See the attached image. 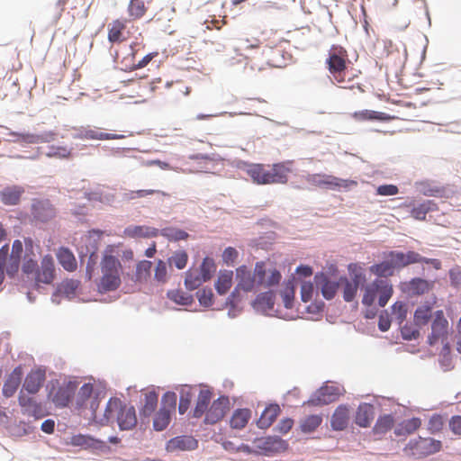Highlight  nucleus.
I'll return each mask as SVG.
<instances>
[{"instance_id": "obj_1", "label": "nucleus", "mask_w": 461, "mask_h": 461, "mask_svg": "<svg viewBox=\"0 0 461 461\" xmlns=\"http://www.w3.org/2000/svg\"><path fill=\"white\" fill-rule=\"evenodd\" d=\"M325 64L331 80L340 87L351 90L356 88L360 93L365 92L361 84L354 83L358 75L353 71V68H349L350 60L348 50L344 47L336 44L331 45L328 50Z\"/></svg>"}, {"instance_id": "obj_2", "label": "nucleus", "mask_w": 461, "mask_h": 461, "mask_svg": "<svg viewBox=\"0 0 461 461\" xmlns=\"http://www.w3.org/2000/svg\"><path fill=\"white\" fill-rule=\"evenodd\" d=\"M116 249V245H108L100 263L102 276L97 282V290L102 294L117 290L122 284V267L120 260L113 256Z\"/></svg>"}, {"instance_id": "obj_3", "label": "nucleus", "mask_w": 461, "mask_h": 461, "mask_svg": "<svg viewBox=\"0 0 461 461\" xmlns=\"http://www.w3.org/2000/svg\"><path fill=\"white\" fill-rule=\"evenodd\" d=\"M290 163L280 162L272 165L260 163L249 164L246 174L257 185L286 184L292 172Z\"/></svg>"}, {"instance_id": "obj_4", "label": "nucleus", "mask_w": 461, "mask_h": 461, "mask_svg": "<svg viewBox=\"0 0 461 461\" xmlns=\"http://www.w3.org/2000/svg\"><path fill=\"white\" fill-rule=\"evenodd\" d=\"M115 415L119 428L122 430L131 429L137 424V417L133 406H122L120 400L110 399L104 411L106 422H109Z\"/></svg>"}, {"instance_id": "obj_5", "label": "nucleus", "mask_w": 461, "mask_h": 461, "mask_svg": "<svg viewBox=\"0 0 461 461\" xmlns=\"http://www.w3.org/2000/svg\"><path fill=\"white\" fill-rule=\"evenodd\" d=\"M362 303L366 307H371L376 298L378 305L384 307L387 304L393 294V285L384 279H375L366 285L363 289Z\"/></svg>"}, {"instance_id": "obj_6", "label": "nucleus", "mask_w": 461, "mask_h": 461, "mask_svg": "<svg viewBox=\"0 0 461 461\" xmlns=\"http://www.w3.org/2000/svg\"><path fill=\"white\" fill-rule=\"evenodd\" d=\"M306 182L316 187H323L330 190H348L357 186V182L351 179H342L327 174H310L306 176Z\"/></svg>"}, {"instance_id": "obj_7", "label": "nucleus", "mask_w": 461, "mask_h": 461, "mask_svg": "<svg viewBox=\"0 0 461 461\" xmlns=\"http://www.w3.org/2000/svg\"><path fill=\"white\" fill-rule=\"evenodd\" d=\"M442 447V443L439 440L431 438H421L411 439L403 448L407 456H411L415 458H422L427 456L438 452Z\"/></svg>"}, {"instance_id": "obj_8", "label": "nucleus", "mask_w": 461, "mask_h": 461, "mask_svg": "<svg viewBox=\"0 0 461 461\" xmlns=\"http://www.w3.org/2000/svg\"><path fill=\"white\" fill-rule=\"evenodd\" d=\"M176 394L173 392L166 393L161 401V407L153 419V428L157 431L164 430L171 420V415L176 410Z\"/></svg>"}, {"instance_id": "obj_9", "label": "nucleus", "mask_w": 461, "mask_h": 461, "mask_svg": "<svg viewBox=\"0 0 461 461\" xmlns=\"http://www.w3.org/2000/svg\"><path fill=\"white\" fill-rule=\"evenodd\" d=\"M77 388V384L73 381H68L62 384L56 383V384H53L50 389L48 397L56 407L65 408L75 395Z\"/></svg>"}, {"instance_id": "obj_10", "label": "nucleus", "mask_w": 461, "mask_h": 461, "mask_svg": "<svg viewBox=\"0 0 461 461\" xmlns=\"http://www.w3.org/2000/svg\"><path fill=\"white\" fill-rule=\"evenodd\" d=\"M449 332V323L445 317L442 310L436 311L433 313L431 321V332L428 336V343L434 346L440 343H445L447 340Z\"/></svg>"}, {"instance_id": "obj_11", "label": "nucleus", "mask_w": 461, "mask_h": 461, "mask_svg": "<svg viewBox=\"0 0 461 461\" xmlns=\"http://www.w3.org/2000/svg\"><path fill=\"white\" fill-rule=\"evenodd\" d=\"M340 388L337 385H323L303 403L309 406H322L337 401L340 395Z\"/></svg>"}, {"instance_id": "obj_12", "label": "nucleus", "mask_w": 461, "mask_h": 461, "mask_svg": "<svg viewBox=\"0 0 461 461\" xmlns=\"http://www.w3.org/2000/svg\"><path fill=\"white\" fill-rule=\"evenodd\" d=\"M94 386L92 384H84L75 399L76 409L78 411L89 408L92 411V415L95 417V411L99 406L98 397H93Z\"/></svg>"}, {"instance_id": "obj_13", "label": "nucleus", "mask_w": 461, "mask_h": 461, "mask_svg": "<svg viewBox=\"0 0 461 461\" xmlns=\"http://www.w3.org/2000/svg\"><path fill=\"white\" fill-rule=\"evenodd\" d=\"M230 410V399L228 396H220L209 406L204 418L206 424H215L221 420Z\"/></svg>"}, {"instance_id": "obj_14", "label": "nucleus", "mask_w": 461, "mask_h": 461, "mask_svg": "<svg viewBox=\"0 0 461 461\" xmlns=\"http://www.w3.org/2000/svg\"><path fill=\"white\" fill-rule=\"evenodd\" d=\"M55 279V264L54 259L50 255H46L42 258L41 267L37 268L34 275L35 284L50 285Z\"/></svg>"}, {"instance_id": "obj_15", "label": "nucleus", "mask_w": 461, "mask_h": 461, "mask_svg": "<svg viewBox=\"0 0 461 461\" xmlns=\"http://www.w3.org/2000/svg\"><path fill=\"white\" fill-rule=\"evenodd\" d=\"M107 39L110 43H121L130 38L131 32L127 30V20L115 19L108 26Z\"/></svg>"}, {"instance_id": "obj_16", "label": "nucleus", "mask_w": 461, "mask_h": 461, "mask_svg": "<svg viewBox=\"0 0 461 461\" xmlns=\"http://www.w3.org/2000/svg\"><path fill=\"white\" fill-rule=\"evenodd\" d=\"M433 281H429L420 277H414L410 281L402 283L401 285V289L402 290V292L410 295L416 296L429 293L433 289Z\"/></svg>"}, {"instance_id": "obj_17", "label": "nucleus", "mask_w": 461, "mask_h": 461, "mask_svg": "<svg viewBox=\"0 0 461 461\" xmlns=\"http://www.w3.org/2000/svg\"><path fill=\"white\" fill-rule=\"evenodd\" d=\"M32 213L37 221L46 222L56 215V209L49 200H36L32 203Z\"/></svg>"}, {"instance_id": "obj_18", "label": "nucleus", "mask_w": 461, "mask_h": 461, "mask_svg": "<svg viewBox=\"0 0 461 461\" xmlns=\"http://www.w3.org/2000/svg\"><path fill=\"white\" fill-rule=\"evenodd\" d=\"M75 138L79 140H122L125 138L123 134L106 133L101 131L96 128H83L78 131Z\"/></svg>"}, {"instance_id": "obj_19", "label": "nucleus", "mask_w": 461, "mask_h": 461, "mask_svg": "<svg viewBox=\"0 0 461 461\" xmlns=\"http://www.w3.org/2000/svg\"><path fill=\"white\" fill-rule=\"evenodd\" d=\"M388 258H392L396 268H403L409 265L415 263H421V256L413 250H409L406 253L401 251H390L387 254Z\"/></svg>"}, {"instance_id": "obj_20", "label": "nucleus", "mask_w": 461, "mask_h": 461, "mask_svg": "<svg viewBox=\"0 0 461 461\" xmlns=\"http://www.w3.org/2000/svg\"><path fill=\"white\" fill-rule=\"evenodd\" d=\"M46 379L45 370L41 368L32 369L25 377L23 389L29 393H37Z\"/></svg>"}, {"instance_id": "obj_21", "label": "nucleus", "mask_w": 461, "mask_h": 461, "mask_svg": "<svg viewBox=\"0 0 461 461\" xmlns=\"http://www.w3.org/2000/svg\"><path fill=\"white\" fill-rule=\"evenodd\" d=\"M198 447V441L192 436H178L171 438L167 443L168 452L193 450Z\"/></svg>"}, {"instance_id": "obj_22", "label": "nucleus", "mask_w": 461, "mask_h": 461, "mask_svg": "<svg viewBox=\"0 0 461 461\" xmlns=\"http://www.w3.org/2000/svg\"><path fill=\"white\" fill-rule=\"evenodd\" d=\"M314 281L316 285L321 288L325 299L330 300L335 296L339 288V282L330 279L324 273H317Z\"/></svg>"}, {"instance_id": "obj_23", "label": "nucleus", "mask_w": 461, "mask_h": 461, "mask_svg": "<svg viewBox=\"0 0 461 461\" xmlns=\"http://www.w3.org/2000/svg\"><path fill=\"white\" fill-rule=\"evenodd\" d=\"M23 377L22 366L15 367L6 378L3 386V394L6 397H12L17 391Z\"/></svg>"}, {"instance_id": "obj_24", "label": "nucleus", "mask_w": 461, "mask_h": 461, "mask_svg": "<svg viewBox=\"0 0 461 461\" xmlns=\"http://www.w3.org/2000/svg\"><path fill=\"white\" fill-rule=\"evenodd\" d=\"M23 251V249L22 241L19 240H14L6 267L7 275L13 276L18 272Z\"/></svg>"}, {"instance_id": "obj_25", "label": "nucleus", "mask_w": 461, "mask_h": 461, "mask_svg": "<svg viewBox=\"0 0 461 461\" xmlns=\"http://www.w3.org/2000/svg\"><path fill=\"white\" fill-rule=\"evenodd\" d=\"M351 117L358 122H387L390 121L393 117L389 114L382 112L373 111V110H361L354 112L351 114Z\"/></svg>"}, {"instance_id": "obj_26", "label": "nucleus", "mask_w": 461, "mask_h": 461, "mask_svg": "<svg viewBox=\"0 0 461 461\" xmlns=\"http://www.w3.org/2000/svg\"><path fill=\"white\" fill-rule=\"evenodd\" d=\"M236 274L239 279L238 288L246 292L252 291L257 282L251 271L246 266H241L237 268Z\"/></svg>"}, {"instance_id": "obj_27", "label": "nucleus", "mask_w": 461, "mask_h": 461, "mask_svg": "<svg viewBox=\"0 0 461 461\" xmlns=\"http://www.w3.org/2000/svg\"><path fill=\"white\" fill-rule=\"evenodd\" d=\"M362 279H364V276L361 274H355L350 281L346 277L341 278V282L344 285L343 298L346 302H352L354 300Z\"/></svg>"}, {"instance_id": "obj_28", "label": "nucleus", "mask_w": 461, "mask_h": 461, "mask_svg": "<svg viewBox=\"0 0 461 461\" xmlns=\"http://www.w3.org/2000/svg\"><path fill=\"white\" fill-rule=\"evenodd\" d=\"M159 230L156 228L141 225H131L125 228L123 233L129 238H151L157 237Z\"/></svg>"}, {"instance_id": "obj_29", "label": "nucleus", "mask_w": 461, "mask_h": 461, "mask_svg": "<svg viewBox=\"0 0 461 461\" xmlns=\"http://www.w3.org/2000/svg\"><path fill=\"white\" fill-rule=\"evenodd\" d=\"M349 420V409L345 405H339L334 411L330 424L333 429L342 430L347 428Z\"/></svg>"}, {"instance_id": "obj_30", "label": "nucleus", "mask_w": 461, "mask_h": 461, "mask_svg": "<svg viewBox=\"0 0 461 461\" xmlns=\"http://www.w3.org/2000/svg\"><path fill=\"white\" fill-rule=\"evenodd\" d=\"M373 420H374L373 406L371 404H367V403L360 404L356 412L355 422L362 428H366V427L370 426Z\"/></svg>"}, {"instance_id": "obj_31", "label": "nucleus", "mask_w": 461, "mask_h": 461, "mask_svg": "<svg viewBox=\"0 0 461 461\" xmlns=\"http://www.w3.org/2000/svg\"><path fill=\"white\" fill-rule=\"evenodd\" d=\"M23 193L24 189L22 186H7L0 192L1 201L5 205H15L20 202Z\"/></svg>"}, {"instance_id": "obj_32", "label": "nucleus", "mask_w": 461, "mask_h": 461, "mask_svg": "<svg viewBox=\"0 0 461 461\" xmlns=\"http://www.w3.org/2000/svg\"><path fill=\"white\" fill-rule=\"evenodd\" d=\"M254 308L263 313H269L274 309L275 294L273 292H266L258 294L254 301Z\"/></svg>"}, {"instance_id": "obj_33", "label": "nucleus", "mask_w": 461, "mask_h": 461, "mask_svg": "<svg viewBox=\"0 0 461 461\" xmlns=\"http://www.w3.org/2000/svg\"><path fill=\"white\" fill-rule=\"evenodd\" d=\"M251 418V411L247 408L237 409L230 420V426L234 429H242L249 423Z\"/></svg>"}, {"instance_id": "obj_34", "label": "nucleus", "mask_w": 461, "mask_h": 461, "mask_svg": "<svg viewBox=\"0 0 461 461\" xmlns=\"http://www.w3.org/2000/svg\"><path fill=\"white\" fill-rule=\"evenodd\" d=\"M10 135L16 137L17 140H21L26 143H41L49 142L55 139V133L49 131L43 134H31V133H17L12 132Z\"/></svg>"}, {"instance_id": "obj_35", "label": "nucleus", "mask_w": 461, "mask_h": 461, "mask_svg": "<svg viewBox=\"0 0 461 461\" xmlns=\"http://www.w3.org/2000/svg\"><path fill=\"white\" fill-rule=\"evenodd\" d=\"M280 407L277 404H271L262 412L258 425L261 429L269 428L280 413Z\"/></svg>"}, {"instance_id": "obj_36", "label": "nucleus", "mask_w": 461, "mask_h": 461, "mask_svg": "<svg viewBox=\"0 0 461 461\" xmlns=\"http://www.w3.org/2000/svg\"><path fill=\"white\" fill-rule=\"evenodd\" d=\"M287 443L278 437H267L261 440L259 447L267 452H281L287 448Z\"/></svg>"}, {"instance_id": "obj_37", "label": "nucleus", "mask_w": 461, "mask_h": 461, "mask_svg": "<svg viewBox=\"0 0 461 461\" xmlns=\"http://www.w3.org/2000/svg\"><path fill=\"white\" fill-rule=\"evenodd\" d=\"M59 263L67 271L72 272L77 268V260L73 253L66 248H60L57 253Z\"/></svg>"}, {"instance_id": "obj_38", "label": "nucleus", "mask_w": 461, "mask_h": 461, "mask_svg": "<svg viewBox=\"0 0 461 461\" xmlns=\"http://www.w3.org/2000/svg\"><path fill=\"white\" fill-rule=\"evenodd\" d=\"M233 272L231 270H221L219 273L215 283V289L219 294H225L232 285Z\"/></svg>"}, {"instance_id": "obj_39", "label": "nucleus", "mask_w": 461, "mask_h": 461, "mask_svg": "<svg viewBox=\"0 0 461 461\" xmlns=\"http://www.w3.org/2000/svg\"><path fill=\"white\" fill-rule=\"evenodd\" d=\"M438 209L437 203L433 201L428 200L413 206L411 210V215L416 220L424 221L428 212Z\"/></svg>"}, {"instance_id": "obj_40", "label": "nucleus", "mask_w": 461, "mask_h": 461, "mask_svg": "<svg viewBox=\"0 0 461 461\" xmlns=\"http://www.w3.org/2000/svg\"><path fill=\"white\" fill-rule=\"evenodd\" d=\"M420 193L425 196L441 197L445 193V188L430 181H421L417 184Z\"/></svg>"}, {"instance_id": "obj_41", "label": "nucleus", "mask_w": 461, "mask_h": 461, "mask_svg": "<svg viewBox=\"0 0 461 461\" xmlns=\"http://www.w3.org/2000/svg\"><path fill=\"white\" fill-rule=\"evenodd\" d=\"M167 86L170 90V95L174 100L179 101L183 96H187L191 93V87L182 80L167 83Z\"/></svg>"}, {"instance_id": "obj_42", "label": "nucleus", "mask_w": 461, "mask_h": 461, "mask_svg": "<svg viewBox=\"0 0 461 461\" xmlns=\"http://www.w3.org/2000/svg\"><path fill=\"white\" fill-rule=\"evenodd\" d=\"M387 259L379 264H375L370 267L369 270L372 274L377 276H388L393 274V270L396 268L392 258H388Z\"/></svg>"}, {"instance_id": "obj_43", "label": "nucleus", "mask_w": 461, "mask_h": 461, "mask_svg": "<svg viewBox=\"0 0 461 461\" xmlns=\"http://www.w3.org/2000/svg\"><path fill=\"white\" fill-rule=\"evenodd\" d=\"M210 402L211 393L209 391H201L199 393L196 404L194 410V417L201 418L203 414L206 415V411L209 409Z\"/></svg>"}, {"instance_id": "obj_44", "label": "nucleus", "mask_w": 461, "mask_h": 461, "mask_svg": "<svg viewBox=\"0 0 461 461\" xmlns=\"http://www.w3.org/2000/svg\"><path fill=\"white\" fill-rule=\"evenodd\" d=\"M421 426V420L420 418H411L402 421L398 428L395 429L394 433L397 436L410 435L415 432Z\"/></svg>"}, {"instance_id": "obj_45", "label": "nucleus", "mask_w": 461, "mask_h": 461, "mask_svg": "<svg viewBox=\"0 0 461 461\" xmlns=\"http://www.w3.org/2000/svg\"><path fill=\"white\" fill-rule=\"evenodd\" d=\"M430 318L433 319L431 306L428 304L419 306L414 312L413 321L415 325L422 327L428 324Z\"/></svg>"}, {"instance_id": "obj_46", "label": "nucleus", "mask_w": 461, "mask_h": 461, "mask_svg": "<svg viewBox=\"0 0 461 461\" xmlns=\"http://www.w3.org/2000/svg\"><path fill=\"white\" fill-rule=\"evenodd\" d=\"M18 402L20 406L24 408L25 412L30 415L35 416L41 410V405L33 398L23 394V392L19 394Z\"/></svg>"}, {"instance_id": "obj_47", "label": "nucleus", "mask_w": 461, "mask_h": 461, "mask_svg": "<svg viewBox=\"0 0 461 461\" xmlns=\"http://www.w3.org/2000/svg\"><path fill=\"white\" fill-rule=\"evenodd\" d=\"M158 395L155 391H150L145 394L143 407L140 410V414L149 417L157 408Z\"/></svg>"}, {"instance_id": "obj_48", "label": "nucleus", "mask_w": 461, "mask_h": 461, "mask_svg": "<svg viewBox=\"0 0 461 461\" xmlns=\"http://www.w3.org/2000/svg\"><path fill=\"white\" fill-rule=\"evenodd\" d=\"M127 11L131 20H138L145 15L147 7L142 0H130Z\"/></svg>"}, {"instance_id": "obj_49", "label": "nucleus", "mask_w": 461, "mask_h": 461, "mask_svg": "<svg viewBox=\"0 0 461 461\" xmlns=\"http://www.w3.org/2000/svg\"><path fill=\"white\" fill-rule=\"evenodd\" d=\"M158 234L167 238L169 241H179L186 240L189 234L178 228L167 227L159 230Z\"/></svg>"}, {"instance_id": "obj_50", "label": "nucleus", "mask_w": 461, "mask_h": 461, "mask_svg": "<svg viewBox=\"0 0 461 461\" xmlns=\"http://www.w3.org/2000/svg\"><path fill=\"white\" fill-rule=\"evenodd\" d=\"M322 422L321 415H309L301 420L300 428L304 433L314 431Z\"/></svg>"}, {"instance_id": "obj_51", "label": "nucleus", "mask_w": 461, "mask_h": 461, "mask_svg": "<svg viewBox=\"0 0 461 461\" xmlns=\"http://www.w3.org/2000/svg\"><path fill=\"white\" fill-rule=\"evenodd\" d=\"M394 424V420L392 415L386 414L380 417L375 427L373 428V432L375 435H383L389 431Z\"/></svg>"}, {"instance_id": "obj_52", "label": "nucleus", "mask_w": 461, "mask_h": 461, "mask_svg": "<svg viewBox=\"0 0 461 461\" xmlns=\"http://www.w3.org/2000/svg\"><path fill=\"white\" fill-rule=\"evenodd\" d=\"M72 149L68 146H56L51 145L48 148L46 156L48 158H54L59 159H68L71 157Z\"/></svg>"}, {"instance_id": "obj_53", "label": "nucleus", "mask_w": 461, "mask_h": 461, "mask_svg": "<svg viewBox=\"0 0 461 461\" xmlns=\"http://www.w3.org/2000/svg\"><path fill=\"white\" fill-rule=\"evenodd\" d=\"M167 297L174 303L183 306L191 305L193 296L181 290H171L167 292Z\"/></svg>"}, {"instance_id": "obj_54", "label": "nucleus", "mask_w": 461, "mask_h": 461, "mask_svg": "<svg viewBox=\"0 0 461 461\" xmlns=\"http://www.w3.org/2000/svg\"><path fill=\"white\" fill-rule=\"evenodd\" d=\"M99 443L100 441L94 439L90 436L82 434L74 435L70 438L71 445L84 448L95 447Z\"/></svg>"}, {"instance_id": "obj_55", "label": "nucleus", "mask_w": 461, "mask_h": 461, "mask_svg": "<svg viewBox=\"0 0 461 461\" xmlns=\"http://www.w3.org/2000/svg\"><path fill=\"white\" fill-rule=\"evenodd\" d=\"M391 311L392 320L401 325L407 317V304L403 302H396L392 305Z\"/></svg>"}, {"instance_id": "obj_56", "label": "nucleus", "mask_w": 461, "mask_h": 461, "mask_svg": "<svg viewBox=\"0 0 461 461\" xmlns=\"http://www.w3.org/2000/svg\"><path fill=\"white\" fill-rule=\"evenodd\" d=\"M216 272V264L213 258L206 257L200 266V275L206 282L209 281Z\"/></svg>"}, {"instance_id": "obj_57", "label": "nucleus", "mask_w": 461, "mask_h": 461, "mask_svg": "<svg viewBox=\"0 0 461 461\" xmlns=\"http://www.w3.org/2000/svg\"><path fill=\"white\" fill-rule=\"evenodd\" d=\"M80 282L74 279L64 280L59 286V293L68 298L73 297L79 286Z\"/></svg>"}, {"instance_id": "obj_58", "label": "nucleus", "mask_w": 461, "mask_h": 461, "mask_svg": "<svg viewBox=\"0 0 461 461\" xmlns=\"http://www.w3.org/2000/svg\"><path fill=\"white\" fill-rule=\"evenodd\" d=\"M204 282L206 281L203 280V277L196 272L187 271L185 273V285L188 290H194Z\"/></svg>"}, {"instance_id": "obj_59", "label": "nucleus", "mask_w": 461, "mask_h": 461, "mask_svg": "<svg viewBox=\"0 0 461 461\" xmlns=\"http://www.w3.org/2000/svg\"><path fill=\"white\" fill-rule=\"evenodd\" d=\"M38 268L37 260L35 259V255L31 251V253L26 252L23 263L22 266V270L24 274L30 275L36 273Z\"/></svg>"}, {"instance_id": "obj_60", "label": "nucleus", "mask_w": 461, "mask_h": 461, "mask_svg": "<svg viewBox=\"0 0 461 461\" xmlns=\"http://www.w3.org/2000/svg\"><path fill=\"white\" fill-rule=\"evenodd\" d=\"M294 286L292 282H288L283 291L281 292L283 303L285 308L290 309L293 307L294 300Z\"/></svg>"}, {"instance_id": "obj_61", "label": "nucleus", "mask_w": 461, "mask_h": 461, "mask_svg": "<svg viewBox=\"0 0 461 461\" xmlns=\"http://www.w3.org/2000/svg\"><path fill=\"white\" fill-rule=\"evenodd\" d=\"M169 261L170 264H173L177 269H183L187 264L188 255L185 250H179L174 253Z\"/></svg>"}, {"instance_id": "obj_62", "label": "nucleus", "mask_w": 461, "mask_h": 461, "mask_svg": "<svg viewBox=\"0 0 461 461\" xmlns=\"http://www.w3.org/2000/svg\"><path fill=\"white\" fill-rule=\"evenodd\" d=\"M152 263L149 260L140 261L136 267V278L140 281L149 276Z\"/></svg>"}, {"instance_id": "obj_63", "label": "nucleus", "mask_w": 461, "mask_h": 461, "mask_svg": "<svg viewBox=\"0 0 461 461\" xmlns=\"http://www.w3.org/2000/svg\"><path fill=\"white\" fill-rule=\"evenodd\" d=\"M197 298L201 305L210 307L212 305L213 294L212 289L203 288L197 292Z\"/></svg>"}, {"instance_id": "obj_64", "label": "nucleus", "mask_w": 461, "mask_h": 461, "mask_svg": "<svg viewBox=\"0 0 461 461\" xmlns=\"http://www.w3.org/2000/svg\"><path fill=\"white\" fill-rule=\"evenodd\" d=\"M266 265L263 261L257 262L254 269V277L256 278V282L259 285H264L266 282Z\"/></svg>"}]
</instances>
